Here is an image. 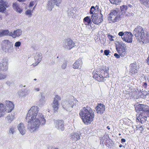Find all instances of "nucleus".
Instances as JSON below:
<instances>
[{"instance_id":"f257e3e1","label":"nucleus","mask_w":149,"mask_h":149,"mask_svg":"<svg viewBox=\"0 0 149 149\" xmlns=\"http://www.w3.org/2000/svg\"><path fill=\"white\" fill-rule=\"evenodd\" d=\"M31 121L27 122L29 123L28 128L31 132H33L38 128L40 125H44L46 122L44 115L42 113H38L37 117H35L31 119Z\"/></svg>"},{"instance_id":"f03ea898","label":"nucleus","mask_w":149,"mask_h":149,"mask_svg":"<svg viewBox=\"0 0 149 149\" xmlns=\"http://www.w3.org/2000/svg\"><path fill=\"white\" fill-rule=\"evenodd\" d=\"M79 115L82 117L83 122L86 125L91 123L94 117L93 110L88 107H84L82 109L79 113Z\"/></svg>"},{"instance_id":"7ed1b4c3","label":"nucleus","mask_w":149,"mask_h":149,"mask_svg":"<svg viewBox=\"0 0 149 149\" xmlns=\"http://www.w3.org/2000/svg\"><path fill=\"white\" fill-rule=\"evenodd\" d=\"M116 49L118 52L119 54L115 53L114 56L117 58H120V55L122 56H124L127 54L126 52V46L125 44L122 42H118V44L116 47Z\"/></svg>"},{"instance_id":"20e7f679","label":"nucleus","mask_w":149,"mask_h":149,"mask_svg":"<svg viewBox=\"0 0 149 149\" xmlns=\"http://www.w3.org/2000/svg\"><path fill=\"white\" fill-rule=\"evenodd\" d=\"M39 110V108L37 106H33L29 111L26 117L27 122H30L35 117H37L38 115L37 113Z\"/></svg>"},{"instance_id":"39448f33","label":"nucleus","mask_w":149,"mask_h":149,"mask_svg":"<svg viewBox=\"0 0 149 149\" xmlns=\"http://www.w3.org/2000/svg\"><path fill=\"white\" fill-rule=\"evenodd\" d=\"M78 102L77 100H70L68 101L63 100L62 104L63 108L65 110L68 111H70L72 110V108L75 105L76 106V103Z\"/></svg>"},{"instance_id":"423d86ee","label":"nucleus","mask_w":149,"mask_h":149,"mask_svg":"<svg viewBox=\"0 0 149 149\" xmlns=\"http://www.w3.org/2000/svg\"><path fill=\"white\" fill-rule=\"evenodd\" d=\"M133 34L136 37H138L139 40H141V41L145 38L144 31L143 28L140 26H138L135 28L133 31Z\"/></svg>"},{"instance_id":"0eeeda50","label":"nucleus","mask_w":149,"mask_h":149,"mask_svg":"<svg viewBox=\"0 0 149 149\" xmlns=\"http://www.w3.org/2000/svg\"><path fill=\"white\" fill-rule=\"evenodd\" d=\"M101 75H99L97 74H95L93 76V78H95L98 81H104V78H106L108 76V72L106 70H102L101 71Z\"/></svg>"},{"instance_id":"6e6552de","label":"nucleus","mask_w":149,"mask_h":149,"mask_svg":"<svg viewBox=\"0 0 149 149\" xmlns=\"http://www.w3.org/2000/svg\"><path fill=\"white\" fill-rule=\"evenodd\" d=\"M135 110L137 112L141 111V113L147 114L149 112V107L144 104H139L136 107Z\"/></svg>"},{"instance_id":"1a4fd4ad","label":"nucleus","mask_w":149,"mask_h":149,"mask_svg":"<svg viewBox=\"0 0 149 149\" xmlns=\"http://www.w3.org/2000/svg\"><path fill=\"white\" fill-rule=\"evenodd\" d=\"M55 127L59 131H62L64 130V123L62 120H56L54 122Z\"/></svg>"},{"instance_id":"9d476101","label":"nucleus","mask_w":149,"mask_h":149,"mask_svg":"<svg viewBox=\"0 0 149 149\" xmlns=\"http://www.w3.org/2000/svg\"><path fill=\"white\" fill-rule=\"evenodd\" d=\"M100 17L99 18L97 14H94L91 16V19L94 24L98 25L102 22L103 20L102 15L100 14Z\"/></svg>"},{"instance_id":"9b49d317","label":"nucleus","mask_w":149,"mask_h":149,"mask_svg":"<svg viewBox=\"0 0 149 149\" xmlns=\"http://www.w3.org/2000/svg\"><path fill=\"white\" fill-rule=\"evenodd\" d=\"M8 60L6 58H3L0 63V70L5 71L8 69Z\"/></svg>"},{"instance_id":"f8f14e48","label":"nucleus","mask_w":149,"mask_h":149,"mask_svg":"<svg viewBox=\"0 0 149 149\" xmlns=\"http://www.w3.org/2000/svg\"><path fill=\"white\" fill-rule=\"evenodd\" d=\"M61 98L60 96L58 95L55 96L52 104L54 111H56L58 110L59 105V103L58 102V101L61 100Z\"/></svg>"},{"instance_id":"ddd939ff","label":"nucleus","mask_w":149,"mask_h":149,"mask_svg":"<svg viewBox=\"0 0 149 149\" xmlns=\"http://www.w3.org/2000/svg\"><path fill=\"white\" fill-rule=\"evenodd\" d=\"M65 42L63 47L65 49L70 50L74 47V43L72 40L68 39L66 40Z\"/></svg>"},{"instance_id":"4468645a","label":"nucleus","mask_w":149,"mask_h":149,"mask_svg":"<svg viewBox=\"0 0 149 149\" xmlns=\"http://www.w3.org/2000/svg\"><path fill=\"white\" fill-rule=\"evenodd\" d=\"M6 107L5 106L6 111V113L10 112L14 108V105L11 102L9 101H6L5 102Z\"/></svg>"},{"instance_id":"2eb2a0df","label":"nucleus","mask_w":149,"mask_h":149,"mask_svg":"<svg viewBox=\"0 0 149 149\" xmlns=\"http://www.w3.org/2000/svg\"><path fill=\"white\" fill-rule=\"evenodd\" d=\"M95 109L97 113L102 114L105 111V106L103 104H98L95 108Z\"/></svg>"},{"instance_id":"dca6fc26","label":"nucleus","mask_w":149,"mask_h":149,"mask_svg":"<svg viewBox=\"0 0 149 149\" xmlns=\"http://www.w3.org/2000/svg\"><path fill=\"white\" fill-rule=\"evenodd\" d=\"M38 96L39 101H38V104L40 105H43L45 103L46 100L45 98V95L42 92L40 93Z\"/></svg>"},{"instance_id":"f3484780","label":"nucleus","mask_w":149,"mask_h":149,"mask_svg":"<svg viewBox=\"0 0 149 149\" xmlns=\"http://www.w3.org/2000/svg\"><path fill=\"white\" fill-rule=\"evenodd\" d=\"M139 68L134 63L131 64L130 65V72L131 74H134L138 72Z\"/></svg>"},{"instance_id":"a211bd4d","label":"nucleus","mask_w":149,"mask_h":149,"mask_svg":"<svg viewBox=\"0 0 149 149\" xmlns=\"http://www.w3.org/2000/svg\"><path fill=\"white\" fill-rule=\"evenodd\" d=\"M8 3L3 0H0V12L3 13L8 7Z\"/></svg>"},{"instance_id":"6ab92c4d","label":"nucleus","mask_w":149,"mask_h":149,"mask_svg":"<svg viewBox=\"0 0 149 149\" xmlns=\"http://www.w3.org/2000/svg\"><path fill=\"white\" fill-rule=\"evenodd\" d=\"M145 115L144 113H141L139 116L137 118L136 121H139L142 124L144 123L147 120V117Z\"/></svg>"},{"instance_id":"aec40b11","label":"nucleus","mask_w":149,"mask_h":149,"mask_svg":"<svg viewBox=\"0 0 149 149\" xmlns=\"http://www.w3.org/2000/svg\"><path fill=\"white\" fill-rule=\"evenodd\" d=\"M22 34L21 30L18 29L14 31L13 33L10 32V33L9 36H12L13 38H15L16 37L21 36Z\"/></svg>"},{"instance_id":"412c9836","label":"nucleus","mask_w":149,"mask_h":149,"mask_svg":"<svg viewBox=\"0 0 149 149\" xmlns=\"http://www.w3.org/2000/svg\"><path fill=\"white\" fill-rule=\"evenodd\" d=\"M120 15L115 16L113 15H109L108 19L109 21H111L113 22H115L118 21L120 19Z\"/></svg>"},{"instance_id":"4be33fe9","label":"nucleus","mask_w":149,"mask_h":149,"mask_svg":"<svg viewBox=\"0 0 149 149\" xmlns=\"http://www.w3.org/2000/svg\"><path fill=\"white\" fill-rule=\"evenodd\" d=\"M55 5H56L58 6H59L60 5V4L56 1H54V0H51L50 1H48L47 3L48 10H51L53 8Z\"/></svg>"},{"instance_id":"5701e85b","label":"nucleus","mask_w":149,"mask_h":149,"mask_svg":"<svg viewBox=\"0 0 149 149\" xmlns=\"http://www.w3.org/2000/svg\"><path fill=\"white\" fill-rule=\"evenodd\" d=\"M42 58V55L40 53H37L36 54L35 60L36 61L35 63H33V65L34 66H36L41 61Z\"/></svg>"},{"instance_id":"b1692460","label":"nucleus","mask_w":149,"mask_h":149,"mask_svg":"<svg viewBox=\"0 0 149 149\" xmlns=\"http://www.w3.org/2000/svg\"><path fill=\"white\" fill-rule=\"evenodd\" d=\"M132 34L130 32H128L125 35V38L123 41L128 43H130L132 42Z\"/></svg>"},{"instance_id":"393cba45","label":"nucleus","mask_w":149,"mask_h":149,"mask_svg":"<svg viewBox=\"0 0 149 149\" xmlns=\"http://www.w3.org/2000/svg\"><path fill=\"white\" fill-rule=\"evenodd\" d=\"M20 133L22 135H24L26 132V130L24 124L22 123H19L17 127Z\"/></svg>"},{"instance_id":"a878e982","label":"nucleus","mask_w":149,"mask_h":149,"mask_svg":"<svg viewBox=\"0 0 149 149\" xmlns=\"http://www.w3.org/2000/svg\"><path fill=\"white\" fill-rule=\"evenodd\" d=\"M82 64L81 59L79 58L74 63L73 68H74L80 69Z\"/></svg>"},{"instance_id":"bb28decb","label":"nucleus","mask_w":149,"mask_h":149,"mask_svg":"<svg viewBox=\"0 0 149 149\" xmlns=\"http://www.w3.org/2000/svg\"><path fill=\"white\" fill-rule=\"evenodd\" d=\"M2 47L3 51L5 52L8 53L10 50L13 49V44L8 45H3Z\"/></svg>"},{"instance_id":"cd10ccee","label":"nucleus","mask_w":149,"mask_h":149,"mask_svg":"<svg viewBox=\"0 0 149 149\" xmlns=\"http://www.w3.org/2000/svg\"><path fill=\"white\" fill-rule=\"evenodd\" d=\"M5 106L3 104L0 103V117L4 116L6 113Z\"/></svg>"},{"instance_id":"c85d7f7f","label":"nucleus","mask_w":149,"mask_h":149,"mask_svg":"<svg viewBox=\"0 0 149 149\" xmlns=\"http://www.w3.org/2000/svg\"><path fill=\"white\" fill-rule=\"evenodd\" d=\"M70 138L74 141H76L80 139V136L78 133H72L70 135Z\"/></svg>"},{"instance_id":"c756f323","label":"nucleus","mask_w":149,"mask_h":149,"mask_svg":"<svg viewBox=\"0 0 149 149\" xmlns=\"http://www.w3.org/2000/svg\"><path fill=\"white\" fill-rule=\"evenodd\" d=\"M147 92L146 91H144L142 92L139 93L136 97V98H141L144 99L146 98V96L147 95Z\"/></svg>"},{"instance_id":"7c9ffc66","label":"nucleus","mask_w":149,"mask_h":149,"mask_svg":"<svg viewBox=\"0 0 149 149\" xmlns=\"http://www.w3.org/2000/svg\"><path fill=\"white\" fill-rule=\"evenodd\" d=\"M29 91V90L25 89L24 91H20L19 93V95L20 96L22 97L28 95Z\"/></svg>"},{"instance_id":"2f4dec72","label":"nucleus","mask_w":149,"mask_h":149,"mask_svg":"<svg viewBox=\"0 0 149 149\" xmlns=\"http://www.w3.org/2000/svg\"><path fill=\"white\" fill-rule=\"evenodd\" d=\"M91 19L89 16H87L85 17L83 20L84 23L86 25H89L91 24Z\"/></svg>"},{"instance_id":"473e14b6","label":"nucleus","mask_w":149,"mask_h":149,"mask_svg":"<svg viewBox=\"0 0 149 149\" xmlns=\"http://www.w3.org/2000/svg\"><path fill=\"white\" fill-rule=\"evenodd\" d=\"M119 9H116V10H112L110 13L109 14V15H112L115 16H116L117 15H120L118 14V13L119 12Z\"/></svg>"},{"instance_id":"72a5a7b5","label":"nucleus","mask_w":149,"mask_h":149,"mask_svg":"<svg viewBox=\"0 0 149 149\" xmlns=\"http://www.w3.org/2000/svg\"><path fill=\"white\" fill-rule=\"evenodd\" d=\"M74 11L73 9H69L67 11L68 15L70 16H73L74 14Z\"/></svg>"},{"instance_id":"f704fd0d","label":"nucleus","mask_w":149,"mask_h":149,"mask_svg":"<svg viewBox=\"0 0 149 149\" xmlns=\"http://www.w3.org/2000/svg\"><path fill=\"white\" fill-rule=\"evenodd\" d=\"M3 45H8L12 44V43L8 40H5L3 41Z\"/></svg>"},{"instance_id":"c9c22d12","label":"nucleus","mask_w":149,"mask_h":149,"mask_svg":"<svg viewBox=\"0 0 149 149\" xmlns=\"http://www.w3.org/2000/svg\"><path fill=\"white\" fill-rule=\"evenodd\" d=\"M14 116L12 114L9 115L6 117V119L8 120L9 123H10L13 120L14 118Z\"/></svg>"},{"instance_id":"e433bc0d","label":"nucleus","mask_w":149,"mask_h":149,"mask_svg":"<svg viewBox=\"0 0 149 149\" xmlns=\"http://www.w3.org/2000/svg\"><path fill=\"white\" fill-rule=\"evenodd\" d=\"M127 32H123L122 31H121L119 32L118 33V35L120 36L121 37V38L123 40V39H124L125 36V35L126 33H127Z\"/></svg>"},{"instance_id":"4c0bfd02","label":"nucleus","mask_w":149,"mask_h":149,"mask_svg":"<svg viewBox=\"0 0 149 149\" xmlns=\"http://www.w3.org/2000/svg\"><path fill=\"white\" fill-rule=\"evenodd\" d=\"M16 128L15 127H11L9 128V133L10 134H13L15 132Z\"/></svg>"},{"instance_id":"58836bf2","label":"nucleus","mask_w":149,"mask_h":149,"mask_svg":"<svg viewBox=\"0 0 149 149\" xmlns=\"http://www.w3.org/2000/svg\"><path fill=\"white\" fill-rule=\"evenodd\" d=\"M128 7L127 6L123 5L120 7V10L122 11L125 12L127 9Z\"/></svg>"},{"instance_id":"ea45409f","label":"nucleus","mask_w":149,"mask_h":149,"mask_svg":"<svg viewBox=\"0 0 149 149\" xmlns=\"http://www.w3.org/2000/svg\"><path fill=\"white\" fill-rule=\"evenodd\" d=\"M1 32L3 36L5 35L9 36L10 33V32L8 30H3Z\"/></svg>"},{"instance_id":"a19ab883","label":"nucleus","mask_w":149,"mask_h":149,"mask_svg":"<svg viewBox=\"0 0 149 149\" xmlns=\"http://www.w3.org/2000/svg\"><path fill=\"white\" fill-rule=\"evenodd\" d=\"M141 3L145 5H147L148 4L149 1V0H140Z\"/></svg>"},{"instance_id":"79ce46f5","label":"nucleus","mask_w":149,"mask_h":149,"mask_svg":"<svg viewBox=\"0 0 149 149\" xmlns=\"http://www.w3.org/2000/svg\"><path fill=\"white\" fill-rule=\"evenodd\" d=\"M95 10V8L94 6H91L90 10V13L91 14H95V13H94Z\"/></svg>"},{"instance_id":"37998d69","label":"nucleus","mask_w":149,"mask_h":149,"mask_svg":"<svg viewBox=\"0 0 149 149\" xmlns=\"http://www.w3.org/2000/svg\"><path fill=\"white\" fill-rule=\"evenodd\" d=\"M6 75L5 73H0V80L4 79L6 77Z\"/></svg>"},{"instance_id":"c03bdc74","label":"nucleus","mask_w":149,"mask_h":149,"mask_svg":"<svg viewBox=\"0 0 149 149\" xmlns=\"http://www.w3.org/2000/svg\"><path fill=\"white\" fill-rule=\"evenodd\" d=\"M67 64V62L65 61L61 66V68L63 69L65 68Z\"/></svg>"},{"instance_id":"a18cd8bd","label":"nucleus","mask_w":149,"mask_h":149,"mask_svg":"<svg viewBox=\"0 0 149 149\" xmlns=\"http://www.w3.org/2000/svg\"><path fill=\"white\" fill-rule=\"evenodd\" d=\"M13 6L15 10L16 9L19 7L18 4L16 3H14Z\"/></svg>"},{"instance_id":"49530a36","label":"nucleus","mask_w":149,"mask_h":149,"mask_svg":"<svg viewBox=\"0 0 149 149\" xmlns=\"http://www.w3.org/2000/svg\"><path fill=\"white\" fill-rule=\"evenodd\" d=\"M21 45V42L19 41H17L15 44V46L16 47H19Z\"/></svg>"},{"instance_id":"de8ad7c7","label":"nucleus","mask_w":149,"mask_h":149,"mask_svg":"<svg viewBox=\"0 0 149 149\" xmlns=\"http://www.w3.org/2000/svg\"><path fill=\"white\" fill-rule=\"evenodd\" d=\"M31 12L32 11L31 10H28L25 13L27 15H32Z\"/></svg>"},{"instance_id":"09e8293b","label":"nucleus","mask_w":149,"mask_h":149,"mask_svg":"<svg viewBox=\"0 0 149 149\" xmlns=\"http://www.w3.org/2000/svg\"><path fill=\"white\" fill-rule=\"evenodd\" d=\"M110 53V51L109 50H105L104 51V54L106 56H108Z\"/></svg>"},{"instance_id":"8fccbe9b","label":"nucleus","mask_w":149,"mask_h":149,"mask_svg":"<svg viewBox=\"0 0 149 149\" xmlns=\"http://www.w3.org/2000/svg\"><path fill=\"white\" fill-rule=\"evenodd\" d=\"M108 37L110 41H112L113 40V39L112 38L113 37V36L111 35H108Z\"/></svg>"},{"instance_id":"3c124183","label":"nucleus","mask_w":149,"mask_h":149,"mask_svg":"<svg viewBox=\"0 0 149 149\" xmlns=\"http://www.w3.org/2000/svg\"><path fill=\"white\" fill-rule=\"evenodd\" d=\"M15 10L17 12H19V13H21V12L22 11V9L19 8V7L16 9Z\"/></svg>"},{"instance_id":"603ef678","label":"nucleus","mask_w":149,"mask_h":149,"mask_svg":"<svg viewBox=\"0 0 149 149\" xmlns=\"http://www.w3.org/2000/svg\"><path fill=\"white\" fill-rule=\"evenodd\" d=\"M34 2H30V4L29 5V7L30 8H31V7H32L34 4Z\"/></svg>"},{"instance_id":"864d4df0","label":"nucleus","mask_w":149,"mask_h":149,"mask_svg":"<svg viewBox=\"0 0 149 149\" xmlns=\"http://www.w3.org/2000/svg\"><path fill=\"white\" fill-rule=\"evenodd\" d=\"M115 4H118V3L121 2V0H115Z\"/></svg>"},{"instance_id":"5fc2aeb1","label":"nucleus","mask_w":149,"mask_h":149,"mask_svg":"<svg viewBox=\"0 0 149 149\" xmlns=\"http://www.w3.org/2000/svg\"><path fill=\"white\" fill-rule=\"evenodd\" d=\"M54 1H55L56 2H57L59 4H60L61 2V0H54Z\"/></svg>"},{"instance_id":"6e6d98bb","label":"nucleus","mask_w":149,"mask_h":149,"mask_svg":"<svg viewBox=\"0 0 149 149\" xmlns=\"http://www.w3.org/2000/svg\"><path fill=\"white\" fill-rule=\"evenodd\" d=\"M115 0H109L110 2L112 4H115Z\"/></svg>"},{"instance_id":"4d7b16f0","label":"nucleus","mask_w":149,"mask_h":149,"mask_svg":"<svg viewBox=\"0 0 149 149\" xmlns=\"http://www.w3.org/2000/svg\"><path fill=\"white\" fill-rule=\"evenodd\" d=\"M125 139H121V142L122 143H123L124 142H125Z\"/></svg>"},{"instance_id":"13d9d810","label":"nucleus","mask_w":149,"mask_h":149,"mask_svg":"<svg viewBox=\"0 0 149 149\" xmlns=\"http://www.w3.org/2000/svg\"><path fill=\"white\" fill-rule=\"evenodd\" d=\"M145 88H146L147 86V84L145 82L144 83L143 85V86Z\"/></svg>"},{"instance_id":"bf43d9fd","label":"nucleus","mask_w":149,"mask_h":149,"mask_svg":"<svg viewBox=\"0 0 149 149\" xmlns=\"http://www.w3.org/2000/svg\"><path fill=\"white\" fill-rule=\"evenodd\" d=\"M147 64H148V65H149V56H148V58H147Z\"/></svg>"},{"instance_id":"052dcab7","label":"nucleus","mask_w":149,"mask_h":149,"mask_svg":"<svg viewBox=\"0 0 149 149\" xmlns=\"http://www.w3.org/2000/svg\"><path fill=\"white\" fill-rule=\"evenodd\" d=\"M138 129H139V130L141 129V130H143V127L142 126H141L139 127Z\"/></svg>"},{"instance_id":"680f3d73","label":"nucleus","mask_w":149,"mask_h":149,"mask_svg":"<svg viewBox=\"0 0 149 149\" xmlns=\"http://www.w3.org/2000/svg\"><path fill=\"white\" fill-rule=\"evenodd\" d=\"M18 1L20 2H23L25 1L26 0H17Z\"/></svg>"},{"instance_id":"e2e57ef3","label":"nucleus","mask_w":149,"mask_h":149,"mask_svg":"<svg viewBox=\"0 0 149 149\" xmlns=\"http://www.w3.org/2000/svg\"><path fill=\"white\" fill-rule=\"evenodd\" d=\"M127 6L128 7H128L131 8L132 7V6L130 4H129V5H127Z\"/></svg>"},{"instance_id":"0e129e2a","label":"nucleus","mask_w":149,"mask_h":149,"mask_svg":"<svg viewBox=\"0 0 149 149\" xmlns=\"http://www.w3.org/2000/svg\"><path fill=\"white\" fill-rule=\"evenodd\" d=\"M35 90L37 91H40V89L39 88H36L35 89Z\"/></svg>"},{"instance_id":"69168bd1","label":"nucleus","mask_w":149,"mask_h":149,"mask_svg":"<svg viewBox=\"0 0 149 149\" xmlns=\"http://www.w3.org/2000/svg\"><path fill=\"white\" fill-rule=\"evenodd\" d=\"M95 8V9L96 8L98 10L99 9V6H98L96 5Z\"/></svg>"},{"instance_id":"338daca9","label":"nucleus","mask_w":149,"mask_h":149,"mask_svg":"<svg viewBox=\"0 0 149 149\" xmlns=\"http://www.w3.org/2000/svg\"><path fill=\"white\" fill-rule=\"evenodd\" d=\"M3 36L2 32H0V37H1V36Z\"/></svg>"},{"instance_id":"774afa93","label":"nucleus","mask_w":149,"mask_h":149,"mask_svg":"<svg viewBox=\"0 0 149 149\" xmlns=\"http://www.w3.org/2000/svg\"><path fill=\"white\" fill-rule=\"evenodd\" d=\"M107 128L108 130H109L110 129V128L109 126H107Z\"/></svg>"}]
</instances>
